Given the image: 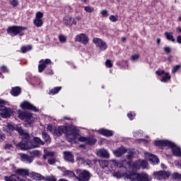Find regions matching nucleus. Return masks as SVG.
Instances as JSON below:
<instances>
[{
    "instance_id": "30",
    "label": "nucleus",
    "mask_w": 181,
    "mask_h": 181,
    "mask_svg": "<svg viewBox=\"0 0 181 181\" xmlns=\"http://www.w3.org/2000/svg\"><path fill=\"white\" fill-rule=\"evenodd\" d=\"M73 20V18L70 16H66L64 18V23L65 26H69V28L71 26V21Z\"/></svg>"
},
{
    "instance_id": "36",
    "label": "nucleus",
    "mask_w": 181,
    "mask_h": 181,
    "mask_svg": "<svg viewBox=\"0 0 181 181\" xmlns=\"http://www.w3.org/2000/svg\"><path fill=\"white\" fill-rule=\"evenodd\" d=\"M165 35L166 39L168 40H170L171 42H175V38H173V33H172V32H170V33L165 32Z\"/></svg>"
},
{
    "instance_id": "49",
    "label": "nucleus",
    "mask_w": 181,
    "mask_h": 181,
    "mask_svg": "<svg viewBox=\"0 0 181 181\" xmlns=\"http://www.w3.org/2000/svg\"><path fill=\"white\" fill-rule=\"evenodd\" d=\"M179 69H180V65H175V66H173L172 72L173 74H175V73H176V71H177V70H179Z\"/></svg>"
},
{
    "instance_id": "10",
    "label": "nucleus",
    "mask_w": 181,
    "mask_h": 181,
    "mask_svg": "<svg viewBox=\"0 0 181 181\" xmlns=\"http://www.w3.org/2000/svg\"><path fill=\"white\" fill-rule=\"evenodd\" d=\"M155 179L157 180H163L169 178L170 172L169 171H158L154 173Z\"/></svg>"
},
{
    "instance_id": "26",
    "label": "nucleus",
    "mask_w": 181,
    "mask_h": 181,
    "mask_svg": "<svg viewBox=\"0 0 181 181\" xmlns=\"http://www.w3.org/2000/svg\"><path fill=\"white\" fill-rule=\"evenodd\" d=\"M21 160H23V162H26L27 163H32V162H33V157H30L26 154H20Z\"/></svg>"
},
{
    "instance_id": "58",
    "label": "nucleus",
    "mask_w": 181,
    "mask_h": 181,
    "mask_svg": "<svg viewBox=\"0 0 181 181\" xmlns=\"http://www.w3.org/2000/svg\"><path fill=\"white\" fill-rule=\"evenodd\" d=\"M1 70L4 73H6V71H8V69H6L5 66H1Z\"/></svg>"
},
{
    "instance_id": "27",
    "label": "nucleus",
    "mask_w": 181,
    "mask_h": 181,
    "mask_svg": "<svg viewBox=\"0 0 181 181\" xmlns=\"http://www.w3.org/2000/svg\"><path fill=\"white\" fill-rule=\"evenodd\" d=\"M98 132L101 135H104V136H112L113 135L112 131H110L105 129H101L98 130Z\"/></svg>"
},
{
    "instance_id": "47",
    "label": "nucleus",
    "mask_w": 181,
    "mask_h": 181,
    "mask_svg": "<svg viewBox=\"0 0 181 181\" xmlns=\"http://www.w3.org/2000/svg\"><path fill=\"white\" fill-rule=\"evenodd\" d=\"M109 19L111 21V22H117L118 21V18L112 15L109 17Z\"/></svg>"
},
{
    "instance_id": "40",
    "label": "nucleus",
    "mask_w": 181,
    "mask_h": 181,
    "mask_svg": "<svg viewBox=\"0 0 181 181\" xmlns=\"http://www.w3.org/2000/svg\"><path fill=\"white\" fill-rule=\"evenodd\" d=\"M29 50H32L31 45H28L26 47H21V53H26V52H29Z\"/></svg>"
},
{
    "instance_id": "22",
    "label": "nucleus",
    "mask_w": 181,
    "mask_h": 181,
    "mask_svg": "<svg viewBox=\"0 0 181 181\" xmlns=\"http://www.w3.org/2000/svg\"><path fill=\"white\" fill-rule=\"evenodd\" d=\"M17 127H21V125H18L15 127L12 123H7L6 124L3 125V131L4 132H9V131H18L16 129Z\"/></svg>"
},
{
    "instance_id": "18",
    "label": "nucleus",
    "mask_w": 181,
    "mask_h": 181,
    "mask_svg": "<svg viewBox=\"0 0 181 181\" xmlns=\"http://www.w3.org/2000/svg\"><path fill=\"white\" fill-rule=\"evenodd\" d=\"M40 64L38 65V71L39 73H42L43 70L47 67V64H52V61L49 59H46L45 60L42 59L40 61Z\"/></svg>"
},
{
    "instance_id": "48",
    "label": "nucleus",
    "mask_w": 181,
    "mask_h": 181,
    "mask_svg": "<svg viewBox=\"0 0 181 181\" xmlns=\"http://www.w3.org/2000/svg\"><path fill=\"white\" fill-rule=\"evenodd\" d=\"M100 13L103 17L107 18V16H108V11L107 10L100 11Z\"/></svg>"
},
{
    "instance_id": "57",
    "label": "nucleus",
    "mask_w": 181,
    "mask_h": 181,
    "mask_svg": "<svg viewBox=\"0 0 181 181\" xmlns=\"http://www.w3.org/2000/svg\"><path fill=\"white\" fill-rule=\"evenodd\" d=\"M177 42L181 45V35L177 37Z\"/></svg>"
},
{
    "instance_id": "28",
    "label": "nucleus",
    "mask_w": 181,
    "mask_h": 181,
    "mask_svg": "<svg viewBox=\"0 0 181 181\" xmlns=\"http://www.w3.org/2000/svg\"><path fill=\"white\" fill-rule=\"evenodd\" d=\"M64 131H66V128H64V127L63 126H61L54 130V135H57V136H60L61 135H63V134H64Z\"/></svg>"
},
{
    "instance_id": "25",
    "label": "nucleus",
    "mask_w": 181,
    "mask_h": 181,
    "mask_svg": "<svg viewBox=\"0 0 181 181\" xmlns=\"http://www.w3.org/2000/svg\"><path fill=\"white\" fill-rule=\"evenodd\" d=\"M64 156L65 160L68 162H71V163H74V156L70 151H65L64 152Z\"/></svg>"
},
{
    "instance_id": "2",
    "label": "nucleus",
    "mask_w": 181,
    "mask_h": 181,
    "mask_svg": "<svg viewBox=\"0 0 181 181\" xmlns=\"http://www.w3.org/2000/svg\"><path fill=\"white\" fill-rule=\"evenodd\" d=\"M110 165L111 169L114 170L112 173L113 177H116V179H121V177H123V176L127 175V168L121 162H118L115 160H112L110 161L103 160L100 162L102 169H105Z\"/></svg>"
},
{
    "instance_id": "41",
    "label": "nucleus",
    "mask_w": 181,
    "mask_h": 181,
    "mask_svg": "<svg viewBox=\"0 0 181 181\" xmlns=\"http://www.w3.org/2000/svg\"><path fill=\"white\" fill-rule=\"evenodd\" d=\"M47 129L49 132H52L53 134V135H54V131H55L56 128L53 127V126H52V124H48L47 127Z\"/></svg>"
},
{
    "instance_id": "31",
    "label": "nucleus",
    "mask_w": 181,
    "mask_h": 181,
    "mask_svg": "<svg viewBox=\"0 0 181 181\" xmlns=\"http://www.w3.org/2000/svg\"><path fill=\"white\" fill-rule=\"evenodd\" d=\"M11 95H13L14 97H18L19 94H21V88L19 87H14L11 90Z\"/></svg>"
},
{
    "instance_id": "12",
    "label": "nucleus",
    "mask_w": 181,
    "mask_h": 181,
    "mask_svg": "<svg viewBox=\"0 0 181 181\" xmlns=\"http://www.w3.org/2000/svg\"><path fill=\"white\" fill-rule=\"evenodd\" d=\"M43 13L38 11L35 13V18L33 20V23L37 28H41L43 26Z\"/></svg>"
},
{
    "instance_id": "35",
    "label": "nucleus",
    "mask_w": 181,
    "mask_h": 181,
    "mask_svg": "<svg viewBox=\"0 0 181 181\" xmlns=\"http://www.w3.org/2000/svg\"><path fill=\"white\" fill-rule=\"evenodd\" d=\"M42 138L43 139H45V142H47V144H50V142H52V140L50 139V136H49V134H47V133H46V132H43L42 134Z\"/></svg>"
},
{
    "instance_id": "52",
    "label": "nucleus",
    "mask_w": 181,
    "mask_h": 181,
    "mask_svg": "<svg viewBox=\"0 0 181 181\" xmlns=\"http://www.w3.org/2000/svg\"><path fill=\"white\" fill-rule=\"evenodd\" d=\"M139 59V55L138 54L132 55L131 57V60H132L133 62H135V60H138Z\"/></svg>"
},
{
    "instance_id": "1",
    "label": "nucleus",
    "mask_w": 181,
    "mask_h": 181,
    "mask_svg": "<svg viewBox=\"0 0 181 181\" xmlns=\"http://www.w3.org/2000/svg\"><path fill=\"white\" fill-rule=\"evenodd\" d=\"M16 129L22 139V141L17 144L16 146L22 151H28V149H33L34 148H39V146L45 145V142L39 137L33 138L34 144L30 143V141H29V139L30 138L29 133L23 129L22 127L18 126Z\"/></svg>"
},
{
    "instance_id": "7",
    "label": "nucleus",
    "mask_w": 181,
    "mask_h": 181,
    "mask_svg": "<svg viewBox=\"0 0 181 181\" xmlns=\"http://www.w3.org/2000/svg\"><path fill=\"white\" fill-rule=\"evenodd\" d=\"M76 172L77 175L76 179L78 181H88L90 180V177H91L90 173L86 170H81L78 169Z\"/></svg>"
},
{
    "instance_id": "4",
    "label": "nucleus",
    "mask_w": 181,
    "mask_h": 181,
    "mask_svg": "<svg viewBox=\"0 0 181 181\" xmlns=\"http://www.w3.org/2000/svg\"><path fill=\"white\" fill-rule=\"evenodd\" d=\"M125 178L127 179L129 181H151L152 180V177L149 176L148 174L146 173H130L124 175Z\"/></svg>"
},
{
    "instance_id": "5",
    "label": "nucleus",
    "mask_w": 181,
    "mask_h": 181,
    "mask_svg": "<svg viewBox=\"0 0 181 181\" xmlns=\"http://www.w3.org/2000/svg\"><path fill=\"white\" fill-rule=\"evenodd\" d=\"M6 101L0 99V115L2 118H9L13 112L12 109L4 106L6 105Z\"/></svg>"
},
{
    "instance_id": "38",
    "label": "nucleus",
    "mask_w": 181,
    "mask_h": 181,
    "mask_svg": "<svg viewBox=\"0 0 181 181\" xmlns=\"http://www.w3.org/2000/svg\"><path fill=\"white\" fill-rule=\"evenodd\" d=\"M29 154L30 155L31 158H35L36 156H40V152L39 151L34 150L29 151Z\"/></svg>"
},
{
    "instance_id": "6",
    "label": "nucleus",
    "mask_w": 181,
    "mask_h": 181,
    "mask_svg": "<svg viewBox=\"0 0 181 181\" xmlns=\"http://www.w3.org/2000/svg\"><path fill=\"white\" fill-rule=\"evenodd\" d=\"M25 29H26V28H23L22 26L13 25V26L9 27L7 29V32L8 35H11V36H16V35H19L20 36H23V33H22V32H23Z\"/></svg>"
},
{
    "instance_id": "59",
    "label": "nucleus",
    "mask_w": 181,
    "mask_h": 181,
    "mask_svg": "<svg viewBox=\"0 0 181 181\" xmlns=\"http://www.w3.org/2000/svg\"><path fill=\"white\" fill-rule=\"evenodd\" d=\"M5 138H6L5 134L0 135V139H1V141H5Z\"/></svg>"
},
{
    "instance_id": "53",
    "label": "nucleus",
    "mask_w": 181,
    "mask_h": 181,
    "mask_svg": "<svg viewBox=\"0 0 181 181\" xmlns=\"http://www.w3.org/2000/svg\"><path fill=\"white\" fill-rule=\"evenodd\" d=\"M134 136L136 137H141L142 136V131L136 132L134 133Z\"/></svg>"
},
{
    "instance_id": "32",
    "label": "nucleus",
    "mask_w": 181,
    "mask_h": 181,
    "mask_svg": "<svg viewBox=\"0 0 181 181\" xmlns=\"http://www.w3.org/2000/svg\"><path fill=\"white\" fill-rule=\"evenodd\" d=\"M98 155L102 158H110V153L105 149H101L98 151Z\"/></svg>"
},
{
    "instance_id": "16",
    "label": "nucleus",
    "mask_w": 181,
    "mask_h": 181,
    "mask_svg": "<svg viewBox=\"0 0 181 181\" xmlns=\"http://www.w3.org/2000/svg\"><path fill=\"white\" fill-rule=\"evenodd\" d=\"M146 159L149 160L150 163L152 165H158L159 163V158L155 155L151 154L149 153H144Z\"/></svg>"
},
{
    "instance_id": "20",
    "label": "nucleus",
    "mask_w": 181,
    "mask_h": 181,
    "mask_svg": "<svg viewBox=\"0 0 181 181\" xmlns=\"http://www.w3.org/2000/svg\"><path fill=\"white\" fill-rule=\"evenodd\" d=\"M21 107L23 110H30L31 111H37V108L30 103L25 101L21 104Z\"/></svg>"
},
{
    "instance_id": "50",
    "label": "nucleus",
    "mask_w": 181,
    "mask_h": 181,
    "mask_svg": "<svg viewBox=\"0 0 181 181\" xmlns=\"http://www.w3.org/2000/svg\"><path fill=\"white\" fill-rule=\"evenodd\" d=\"M173 177H174V179H181V174L175 173L174 174H173Z\"/></svg>"
},
{
    "instance_id": "21",
    "label": "nucleus",
    "mask_w": 181,
    "mask_h": 181,
    "mask_svg": "<svg viewBox=\"0 0 181 181\" xmlns=\"http://www.w3.org/2000/svg\"><path fill=\"white\" fill-rule=\"evenodd\" d=\"M126 152H127V148L124 146H120L117 149L113 151V153L117 156V158L122 156V155H124V153H126Z\"/></svg>"
},
{
    "instance_id": "33",
    "label": "nucleus",
    "mask_w": 181,
    "mask_h": 181,
    "mask_svg": "<svg viewBox=\"0 0 181 181\" xmlns=\"http://www.w3.org/2000/svg\"><path fill=\"white\" fill-rule=\"evenodd\" d=\"M54 155V153L53 151H49L47 150H44L43 158L47 159L49 157L53 158Z\"/></svg>"
},
{
    "instance_id": "3",
    "label": "nucleus",
    "mask_w": 181,
    "mask_h": 181,
    "mask_svg": "<svg viewBox=\"0 0 181 181\" xmlns=\"http://www.w3.org/2000/svg\"><path fill=\"white\" fill-rule=\"evenodd\" d=\"M154 145L162 148H166V146L170 148L172 153L175 156H180L181 155L180 148L177 147V146L172 143V141L168 140H158L154 141Z\"/></svg>"
},
{
    "instance_id": "62",
    "label": "nucleus",
    "mask_w": 181,
    "mask_h": 181,
    "mask_svg": "<svg viewBox=\"0 0 181 181\" xmlns=\"http://www.w3.org/2000/svg\"><path fill=\"white\" fill-rule=\"evenodd\" d=\"M161 168H162L163 169H166V165H165V164L162 163V164H161Z\"/></svg>"
},
{
    "instance_id": "43",
    "label": "nucleus",
    "mask_w": 181,
    "mask_h": 181,
    "mask_svg": "<svg viewBox=\"0 0 181 181\" xmlns=\"http://www.w3.org/2000/svg\"><path fill=\"white\" fill-rule=\"evenodd\" d=\"M84 9L86 12H88V13H91V12H94V7L85 6Z\"/></svg>"
},
{
    "instance_id": "44",
    "label": "nucleus",
    "mask_w": 181,
    "mask_h": 181,
    "mask_svg": "<svg viewBox=\"0 0 181 181\" xmlns=\"http://www.w3.org/2000/svg\"><path fill=\"white\" fill-rule=\"evenodd\" d=\"M49 165H54L56 163V158L54 157H51L48 159Z\"/></svg>"
},
{
    "instance_id": "8",
    "label": "nucleus",
    "mask_w": 181,
    "mask_h": 181,
    "mask_svg": "<svg viewBox=\"0 0 181 181\" xmlns=\"http://www.w3.org/2000/svg\"><path fill=\"white\" fill-rule=\"evenodd\" d=\"M18 117L21 119H25V122L28 124H32V122H34L35 119H36L35 115L32 113H19Z\"/></svg>"
},
{
    "instance_id": "61",
    "label": "nucleus",
    "mask_w": 181,
    "mask_h": 181,
    "mask_svg": "<svg viewBox=\"0 0 181 181\" xmlns=\"http://www.w3.org/2000/svg\"><path fill=\"white\" fill-rule=\"evenodd\" d=\"M176 30L178 33H181V28L180 27H177Z\"/></svg>"
},
{
    "instance_id": "51",
    "label": "nucleus",
    "mask_w": 181,
    "mask_h": 181,
    "mask_svg": "<svg viewBox=\"0 0 181 181\" xmlns=\"http://www.w3.org/2000/svg\"><path fill=\"white\" fill-rule=\"evenodd\" d=\"M10 5H12V6H18V0H11Z\"/></svg>"
},
{
    "instance_id": "39",
    "label": "nucleus",
    "mask_w": 181,
    "mask_h": 181,
    "mask_svg": "<svg viewBox=\"0 0 181 181\" xmlns=\"http://www.w3.org/2000/svg\"><path fill=\"white\" fill-rule=\"evenodd\" d=\"M60 90H62L61 86L55 87L54 89H52L51 90H49V94H52V95L57 94V93H59Z\"/></svg>"
},
{
    "instance_id": "54",
    "label": "nucleus",
    "mask_w": 181,
    "mask_h": 181,
    "mask_svg": "<svg viewBox=\"0 0 181 181\" xmlns=\"http://www.w3.org/2000/svg\"><path fill=\"white\" fill-rule=\"evenodd\" d=\"M127 117L129 118V119H134V117H135V113H133L132 112H129L128 115H127Z\"/></svg>"
},
{
    "instance_id": "19",
    "label": "nucleus",
    "mask_w": 181,
    "mask_h": 181,
    "mask_svg": "<svg viewBox=\"0 0 181 181\" xmlns=\"http://www.w3.org/2000/svg\"><path fill=\"white\" fill-rule=\"evenodd\" d=\"M156 74H157V76H161L162 78L160 81L162 83H166V81L170 78L169 73H165V71H156Z\"/></svg>"
},
{
    "instance_id": "63",
    "label": "nucleus",
    "mask_w": 181,
    "mask_h": 181,
    "mask_svg": "<svg viewBox=\"0 0 181 181\" xmlns=\"http://www.w3.org/2000/svg\"><path fill=\"white\" fill-rule=\"evenodd\" d=\"M156 42H157V44L159 45V43H160V39L158 38Z\"/></svg>"
},
{
    "instance_id": "13",
    "label": "nucleus",
    "mask_w": 181,
    "mask_h": 181,
    "mask_svg": "<svg viewBox=\"0 0 181 181\" xmlns=\"http://www.w3.org/2000/svg\"><path fill=\"white\" fill-rule=\"evenodd\" d=\"M79 142H84L86 145H95L97 143V139L93 136L78 138Z\"/></svg>"
},
{
    "instance_id": "46",
    "label": "nucleus",
    "mask_w": 181,
    "mask_h": 181,
    "mask_svg": "<svg viewBox=\"0 0 181 181\" xmlns=\"http://www.w3.org/2000/svg\"><path fill=\"white\" fill-rule=\"evenodd\" d=\"M45 180H48V181H57V179L56 178V177L51 175L49 177H46Z\"/></svg>"
},
{
    "instance_id": "15",
    "label": "nucleus",
    "mask_w": 181,
    "mask_h": 181,
    "mask_svg": "<svg viewBox=\"0 0 181 181\" xmlns=\"http://www.w3.org/2000/svg\"><path fill=\"white\" fill-rule=\"evenodd\" d=\"M76 162L79 166H91V161L90 160H86V158L80 156L76 157Z\"/></svg>"
},
{
    "instance_id": "34",
    "label": "nucleus",
    "mask_w": 181,
    "mask_h": 181,
    "mask_svg": "<svg viewBox=\"0 0 181 181\" xmlns=\"http://www.w3.org/2000/svg\"><path fill=\"white\" fill-rule=\"evenodd\" d=\"M64 175L66 176L67 177H76V174H74V172L71 170H64Z\"/></svg>"
},
{
    "instance_id": "42",
    "label": "nucleus",
    "mask_w": 181,
    "mask_h": 181,
    "mask_svg": "<svg viewBox=\"0 0 181 181\" xmlns=\"http://www.w3.org/2000/svg\"><path fill=\"white\" fill-rule=\"evenodd\" d=\"M59 40L61 42V43H66V42H67V38L64 35H59Z\"/></svg>"
},
{
    "instance_id": "29",
    "label": "nucleus",
    "mask_w": 181,
    "mask_h": 181,
    "mask_svg": "<svg viewBox=\"0 0 181 181\" xmlns=\"http://www.w3.org/2000/svg\"><path fill=\"white\" fill-rule=\"evenodd\" d=\"M134 156V152L131 150L127 151V155L126 156L127 159L124 160V162H127L129 166H131V159H132V156Z\"/></svg>"
},
{
    "instance_id": "24",
    "label": "nucleus",
    "mask_w": 181,
    "mask_h": 181,
    "mask_svg": "<svg viewBox=\"0 0 181 181\" xmlns=\"http://www.w3.org/2000/svg\"><path fill=\"white\" fill-rule=\"evenodd\" d=\"M17 175H19V176H22V178L20 179H29L26 176H29V171L28 170L25 169H18L16 170Z\"/></svg>"
},
{
    "instance_id": "56",
    "label": "nucleus",
    "mask_w": 181,
    "mask_h": 181,
    "mask_svg": "<svg viewBox=\"0 0 181 181\" xmlns=\"http://www.w3.org/2000/svg\"><path fill=\"white\" fill-rule=\"evenodd\" d=\"M105 173H107V175H109V173H111V169H110V167L107 166V168H106L105 169H103Z\"/></svg>"
},
{
    "instance_id": "17",
    "label": "nucleus",
    "mask_w": 181,
    "mask_h": 181,
    "mask_svg": "<svg viewBox=\"0 0 181 181\" xmlns=\"http://www.w3.org/2000/svg\"><path fill=\"white\" fill-rule=\"evenodd\" d=\"M75 40L82 43V45H87L88 43V37L86 34L81 33L76 36Z\"/></svg>"
},
{
    "instance_id": "23",
    "label": "nucleus",
    "mask_w": 181,
    "mask_h": 181,
    "mask_svg": "<svg viewBox=\"0 0 181 181\" xmlns=\"http://www.w3.org/2000/svg\"><path fill=\"white\" fill-rule=\"evenodd\" d=\"M30 175L31 176L32 179H33V180H37V181L46 180V177L37 173L33 172L30 173Z\"/></svg>"
},
{
    "instance_id": "9",
    "label": "nucleus",
    "mask_w": 181,
    "mask_h": 181,
    "mask_svg": "<svg viewBox=\"0 0 181 181\" xmlns=\"http://www.w3.org/2000/svg\"><path fill=\"white\" fill-rule=\"evenodd\" d=\"M141 168H142V169H146V168H148V162L144 160H140L134 163L132 167V172H135V170H138V169H140Z\"/></svg>"
},
{
    "instance_id": "55",
    "label": "nucleus",
    "mask_w": 181,
    "mask_h": 181,
    "mask_svg": "<svg viewBox=\"0 0 181 181\" xmlns=\"http://www.w3.org/2000/svg\"><path fill=\"white\" fill-rule=\"evenodd\" d=\"M163 50H164L165 53H170V52H171V49L169 47H163Z\"/></svg>"
},
{
    "instance_id": "45",
    "label": "nucleus",
    "mask_w": 181,
    "mask_h": 181,
    "mask_svg": "<svg viewBox=\"0 0 181 181\" xmlns=\"http://www.w3.org/2000/svg\"><path fill=\"white\" fill-rule=\"evenodd\" d=\"M105 66L106 67H108V69H111L112 67V62L110 59H107L105 62Z\"/></svg>"
},
{
    "instance_id": "37",
    "label": "nucleus",
    "mask_w": 181,
    "mask_h": 181,
    "mask_svg": "<svg viewBox=\"0 0 181 181\" xmlns=\"http://www.w3.org/2000/svg\"><path fill=\"white\" fill-rule=\"evenodd\" d=\"M5 151L9 152L10 151H13V146L11 144H5L3 146Z\"/></svg>"
},
{
    "instance_id": "64",
    "label": "nucleus",
    "mask_w": 181,
    "mask_h": 181,
    "mask_svg": "<svg viewBox=\"0 0 181 181\" xmlns=\"http://www.w3.org/2000/svg\"><path fill=\"white\" fill-rule=\"evenodd\" d=\"M59 181H67V180H64V179H61V180H59Z\"/></svg>"
},
{
    "instance_id": "60",
    "label": "nucleus",
    "mask_w": 181,
    "mask_h": 181,
    "mask_svg": "<svg viewBox=\"0 0 181 181\" xmlns=\"http://www.w3.org/2000/svg\"><path fill=\"white\" fill-rule=\"evenodd\" d=\"M71 25H77V21H76L75 18H72Z\"/></svg>"
},
{
    "instance_id": "11",
    "label": "nucleus",
    "mask_w": 181,
    "mask_h": 181,
    "mask_svg": "<svg viewBox=\"0 0 181 181\" xmlns=\"http://www.w3.org/2000/svg\"><path fill=\"white\" fill-rule=\"evenodd\" d=\"M78 134L79 132L78 129L72 128L66 133V136L70 142V141H74V139H77Z\"/></svg>"
},
{
    "instance_id": "14",
    "label": "nucleus",
    "mask_w": 181,
    "mask_h": 181,
    "mask_svg": "<svg viewBox=\"0 0 181 181\" xmlns=\"http://www.w3.org/2000/svg\"><path fill=\"white\" fill-rule=\"evenodd\" d=\"M93 42L102 52L107 49V43L103 41L100 38L95 37L93 39Z\"/></svg>"
}]
</instances>
